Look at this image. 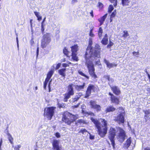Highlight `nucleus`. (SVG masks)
I'll return each instance as SVG.
<instances>
[{
  "instance_id": "3c124183",
  "label": "nucleus",
  "mask_w": 150,
  "mask_h": 150,
  "mask_svg": "<svg viewBox=\"0 0 150 150\" xmlns=\"http://www.w3.org/2000/svg\"><path fill=\"white\" fill-rule=\"evenodd\" d=\"M62 66L64 67H66L69 66L68 64L66 63L63 64H62Z\"/></svg>"
},
{
  "instance_id": "f3484780",
  "label": "nucleus",
  "mask_w": 150,
  "mask_h": 150,
  "mask_svg": "<svg viewBox=\"0 0 150 150\" xmlns=\"http://www.w3.org/2000/svg\"><path fill=\"white\" fill-rule=\"evenodd\" d=\"M78 50V47L77 45H75L71 47L72 54L77 53Z\"/></svg>"
},
{
  "instance_id": "473e14b6",
  "label": "nucleus",
  "mask_w": 150,
  "mask_h": 150,
  "mask_svg": "<svg viewBox=\"0 0 150 150\" xmlns=\"http://www.w3.org/2000/svg\"><path fill=\"white\" fill-rule=\"evenodd\" d=\"M63 53H64L67 56H68L69 52L68 51L67 49H66V48H65L63 49Z\"/></svg>"
},
{
  "instance_id": "5fc2aeb1",
  "label": "nucleus",
  "mask_w": 150,
  "mask_h": 150,
  "mask_svg": "<svg viewBox=\"0 0 150 150\" xmlns=\"http://www.w3.org/2000/svg\"><path fill=\"white\" fill-rule=\"evenodd\" d=\"M79 104H80V103H79L78 105H75L73 106H72V108H77V107H78L79 106Z\"/></svg>"
},
{
  "instance_id": "423d86ee",
  "label": "nucleus",
  "mask_w": 150,
  "mask_h": 150,
  "mask_svg": "<svg viewBox=\"0 0 150 150\" xmlns=\"http://www.w3.org/2000/svg\"><path fill=\"white\" fill-rule=\"evenodd\" d=\"M54 107H51L45 108L44 110V115L47 116L48 119L51 120L54 113Z\"/></svg>"
},
{
  "instance_id": "7ed1b4c3",
  "label": "nucleus",
  "mask_w": 150,
  "mask_h": 150,
  "mask_svg": "<svg viewBox=\"0 0 150 150\" xmlns=\"http://www.w3.org/2000/svg\"><path fill=\"white\" fill-rule=\"evenodd\" d=\"M91 120L97 129L99 134L101 137H105L107 133V121L103 119H99L98 120L93 117L91 118Z\"/></svg>"
},
{
  "instance_id": "c85d7f7f",
  "label": "nucleus",
  "mask_w": 150,
  "mask_h": 150,
  "mask_svg": "<svg viewBox=\"0 0 150 150\" xmlns=\"http://www.w3.org/2000/svg\"><path fill=\"white\" fill-rule=\"evenodd\" d=\"M101 42L104 45L107 44L108 43V38H104L101 41Z\"/></svg>"
},
{
  "instance_id": "e433bc0d",
  "label": "nucleus",
  "mask_w": 150,
  "mask_h": 150,
  "mask_svg": "<svg viewBox=\"0 0 150 150\" xmlns=\"http://www.w3.org/2000/svg\"><path fill=\"white\" fill-rule=\"evenodd\" d=\"M116 13L115 11H113L111 15L110 18L114 17L115 16Z\"/></svg>"
},
{
  "instance_id": "37998d69",
  "label": "nucleus",
  "mask_w": 150,
  "mask_h": 150,
  "mask_svg": "<svg viewBox=\"0 0 150 150\" xmlns=\"http://www.w3.org/2000/svg\"><path fill=\"white\" fill-rule=\"evenodd\" d=\"M34 14L37 17H38L39 16H40L39 14L40 13L38 12H37L36 11H35L34 12Z\"/></svg>"
},
{
  "instance_id": "6ab92c4d",
  "label": "nucleus",
  "mask_w": 150,
  "mask_h": 150,
  "mask_svg": "<svg viewBox=\"0 0 150 150\" xmlns=\"http://www.w3.org/2000/svg\"><path fill=\"white\" fill-rule=\"evenodd\" d=\"M115 110V108L112 106H110L107 107L105 111L106 112H113Z\"/></svg>"
},
{
  "instance_id": "680f3d73",
  "label": "nucleus",
  "mask_w": 150,
  "mask_h": 150,
  "mask_svg": "<svg viewBox=\"0 0 150 150\" xmlns=\"http://www.w3.org/2000/svg\"><path fill=\"white\" fill-rule=\"evenodd\" d=\"M52 79H51L50 80V82L48 84V87H49V88H50V83H51V82H52Z\"/></svg>"
},
{
  "instance_id": "e2e57ef3",
  "label": "nucleus",
  "mask_w": 150,
  "mask_h": 150,
  "mask_svg": "<svg viewBox=\"0 0 150 150\" xmlns=\"http://www.w3.org/2000/svg\"><path fill=\"white\" fill-rule=\"evenodd\" d=\"M90 13L91 15V16H92V17H93V11L92 10L90 12Z\"/></svg>"
},
{
  "instance_id": "c9c22d12",
  "label": "nucleus",
  "mask_w": 150,
  "mask_h": 150,
  "mask_svg": "<svg viewBox=\"0 0 150 150\" xmlns=\"http://www.w3.org/2000/svg\"><path fill=\"white\" fill-rule=\"evenodd\" d=\"M45 26V24L44 23H43V22H42L41 23V30L42 32H43L44 30V26Z\"/></svg>"
},
{
  "instance_id": "f704fd0d",
  "label": "nucleus",
  "mask_w": 150,
  "mask_h": 150,
  "mask_svg": "<svg viewBox=\"0 0 150 150\" xmlns=\"http://www.w3.org/2000/svg\"><path fill=\"white\" fill-rule=\"evenodd\" d=\"M114 9L113 6L112 5H110L109 8L108 12L109 13H111V12Z\"/></svg>"
},
{
  "instance_id": "6e6d98bb",
  "label": "nucleus",
  "mask_w": 150,
  "mask_h": 150,
  "mask_svg": "<svg viewBox=\"0 0 150 150\" xmlns=\"http://www.w3.org/2000/svg\"><path fill=\"white\" fill-rule=\"evenodd\" d=\"M39 47H38L37 48V52H36L37 57H38V54H39Z\"/></svg>"
},
{
  "instance_id": "6e6552de",
  "label": "nucleus",
  "mask_w": 150,
  "mask_h": 150,
  "mask_svg": "<svg viewBox=\"0 0 150 150\" xmlns=\"http://www.w3.org/2000/svg\"><path fill=\"white\" fill-rule=\"evenodd\" d=\"M74 85L73 84H71L68 86V93H65L64 95V102H67L68 99L70 97V96L74 95Z\"/></svg>"
},
{
  "instance_id": "4be33fe9",
  "label": "nucleus",
  "mask_w": 150,
  "mask_h": 150,
  "mask_svg": "<svg viewBox=\"0 0 150 150\" xmlns=\"http://www.w3.org/2000/svg\"><path fill=\"white\" fill-rule=\"evenodd\" d=\"M129 0H122V4L123 6H127L130 3Z\"/></svg>"
},
{
  "instance_id": "dca6fc26",
  "label": "nucleus",
  "mask_w": 150,
  "mask_h": 150,
  "mask_svg": "<svg viewBox=\"0 0 150 150\" xmlns=\"http://www.w3.org/2000/svg\"><path fill=\"white\" fill-rule=\"evenodd\" d=\"M110 100L112 103L116 104H119L120 102L119 99L114 95L110 97Z\"/></svg>"
},
{
  "instance_id": "49530a36",
  "label": "nucleus",
  "mask_w": 150,
  "mask_h": 150,
  "mask_svg": "<svg viewBox=\"0 0 150 150\" xmlns=\"http://www.w3.org/2000/svg\"><path fill=\"white\" fill-rule=\"evenodd\" d=\"M133 54L134 56H136L137 55H139V52H133Z\"/></svg>"
},
{
  "instance_id": "7c9ffc66",
  "label": "nucleus",
  "mask_w": 150,
  "mask_h": 150,
  "mask_svg": "<svg viewBox=\"0 0 150 150\" xmlns=\"http://www.w3.org/2000/svg\"><path fill=\"white\" fill-rule=\"evenodd\" d=\"M123 33H124V34L122 36L125 38H127L128 36L129 35V34L127 31H124Z\"/></svg>"
},
{
  "instance_id": "c03bdc74",
  "label": "nucleus",
  "mask_w": 150,
  "mask_h": 150,
  "mask_svg": "<svg viewBox=\"0 0 150 150\" xmlns=\"http://www.w3.org/2000/svg\"><path fill=\"white\" fill-rule=\"evenodd\" d=\"M61 65V63H58V64H57L56 68H55V69L56 70H57V69H59V68L60 67Z\"/></svg>"
},
{
  "instance_id": "f8f14e48",
  "label": "nucleus",
  "mask_w": 150,
  "mask_h": 150,
  "mask_svg": "<svg viewBox=\"0 0 150 150\" xmlns=\"http://www.w3.org/2000/svg\"><path fill=\"white\" fill-rule=\"evenodd\" d=\"M59 142L57 140H54L52 143L53 150H61V147L59 145Z\"/></svg>"
},
{
  "instance_id": "09e8293b",
  "label": "nucleus",
  "mask_w": 150,
  "mask_h": 150,
  "mask_svg": "<svg viewBox=\"0 0 150 150\" xmlns=\"http://www.w3.org/2000/svg\"><path fill=\"white\" fill-rule=\"evenodd\" d=\"M55 136L57 137V138H59L60 137V135L59 133L58 132H57L55 134Z\"/></svg>"
},
{
  "instance_id": "b1692460",
  "label": "nucleus",
  "mask_w": 150,
  "mask_h": 150,
  "mask_svg": "<svg viewBox=\"0 0 150 150\" xmlns=\"http://www.w3.org/2000/svg\"><path fill=\"white\" fill-rule=\"evenodd\" d=\"M131 140L130 138L128 139L126 141V143L125 144V146L127 148L130 146L131 144Z\"/></svg>"
},
{
  "instance_id": "1a4fd4ad",
  "label": "nucleus",
  "mask_w": 150,
  "mask_h": 150,
  "mask_svg": "<svg viewBox=\"0 0 150 150\" xmlns=\"http://www.w3.org/2000/svg\"><path fill=\"white\" fill-rule=\"evenodd\" d=\"M51 41V39L50 35L47 33L45 34L43 37V39L41 41V46L42 48H45Z\"/></svg>"
},
{
  "instance_id": "58836bf2",
  "label": "nucleus",
  "mask_w": 150,
  "mask_h": 150,
  "mask_svg": "<svg viewBox=\"0 0 150 150\" xmlns=\"http://www.w3.org/2000/svg\"><path fill=\"white\" fill-rule=\"evenodd\" d=\"M91 76L94 79H96H96L97 78V76L95 73L91 75Z\"/></svg>"
},
{
  "instance_id": "603ef678",
  "label": "nucleus",
  "mask_w": 150,
  "mask_h": 150,
  "mask_svg": "<svg viewBox=\"0 0 150 150\" xmlns=\"http://www.w3.org/2000/svg\"><path fill=\"white\" fill-rule=\"evenodd\" d=\"M98 6L100 8H102L103 6V4L100 2H99Z\"/></svg>"
},
{
  "instance_id": "864d4df0",
  "label": "nucleus",
  "mask_w": 150,
  "mask_h": 150,
  "mask_svg": "<svg viewBox=\"0 0 150 150\" xmlns=\"http://www.w3.org/2000/svg\"><path fill=\"white\" fill-rule=\"evenodd\" d=\"M30 43L31 44V45H33V44H34V41L33 40V38H32L31 40H30Z\"/></svg>"
},
{
  "instance_id": "bf43d9fd",
  "label": "nucleus",
  "mask_w": 150,
  "mask_h": 150,
  "mask_svg": "<svg viewBox=\"0 0 150 150\" xmlns=\"http://www.w3.org/2000/svg\"><path fill=\"white\" fill-rule=\"evenodd\" d=\"M21 145H18L16 146H15V147H16V148H17L18 149H20V148H21Z\"/></svg>"
},
{
  "instance_id": "79ce46f5",
  "label": "nucleus",
  "mask_w": 150,
  "mask_h": 150,
  "mask_svg": "<svg viewBox=\"0 0 150 150\" xmlns=\"http://www.w3.org/2000/svg\"><path fill=\"white\" fill-rule=\"evenodd\" d=\"M92 30V29L91 30L89 33V35L91 37H93L94 36V34L93 33Z\"/></svg>"
},
{
  "instance_id": "412c9836",
  "label": "nucleus",
  "mask_w": 150,
  "mask_h": 150,
  "mask_svg": "<svg viewBox=\"0 0 150 150\" xmlns=\"http://www.w3.org/2000/svg\"><path fill=\"white\" fill-rule=\"evenodd\" d=\"M107 15L108 14L107 13L105 14L102 17L100 18L99 20V21L101 25L103 23V22L104 21L105 19L107 16Z\"/></svg>"
},
{
  "instance_id": "20e7f679",
  "label": "nucleus",
  "mask_w": 150,
  "mask_h": 150,
  "mask_svg": "<svg viewBox=\"0 0 150 150\" xmlns=\"http://www.w3.org/2000/svg\"><path fill=\"white\" fill-rule=\"evenodd\" d=\"M76 117V115H74L69 112H67L64 113L62 120L67 125H69L75 121Z\"/></svg>"
},
{
  "instance_id": "ddd939ff",
  "label": "nucleus",
  "mask_w": 150,
  "mask_h": 150,
  "mask_svg": "<svg viewBox=\"0 0 150 150\" xmlns=\"http://www.w3.org/2000/svg\"><path fill=\"white\" fill-rule=\"evenodd\" d=\"M111 90L116 95H118L120 93V91L119 88L116 86H110Z\"/></svg>"
},
{
  "instance_id": "2f4dec72",
  "label": "nucleus",
  "mask_w": 150,
  "mask_h": 150,
  "mask_svg": "<svg viewBox=\"0 0 150 150\" xmlns=\"http://www.w3.org/2000/svg\"><path fill=\"white\" fill-rule=\"evenodd\" d=\"M110 1L112 3H113V5L114 6L116 7L117 4V0H110Z\"/></svg>"
},
{
  "instance_id": "cd10ccee",
  "label": "nucleus",
  "mask_w": 150,
  "mask_h": 150,
  "mask_svg": "<svg viewBox=\"0 0 150 150\" xmlns=\"http://www.w3.org/2000/svg\"><path fill=\"white\" fill-rule=\"evenodd\" d=\"M8 138L10 142L12 144L13 142V138L9 133L8 134Z\"/></svg>"
},
{
  "instance_id": "5701e85b",
  "label": "nucleus",
  "mask_w": 150,
  "mask_h": 150,
  "mask_svg": "<svg viewBox=\"0 0 150 150\" xmlns=\"http://www.w3.org/2000/svg\"><path fill=\"white\" fill-rule=\"evenodd\" d=\"M104 78L108 80L109 81L108 84H109V83H112L114 81V80L112 78L110 77L109 75H105L104 76Z\"/></svg>"
},
{
  "instance_id": "39448f33",
  "label": "nucleus",
  "mask_w": 150,
  "mask_h": 150,
  "mask_svg": "<svg viewBox=\"0 0 150 150\" xmlns=\"http://www.w3.org/2000/svg\"><path fill=\"white\" fill-rule=\"evenodd\" d=\"M97 58H93V59H92L91 58H86V65L87 66L90 75L95 73V69L94 67V65L92 62V60H93L95 59H96Z\"/></svg>"
},
{
  "instance_id": "8fccbe9b",
  "label": "nucleus",
  "mask_w": 150,
  "mask_h": 150,
  "mask_svg": "<svg viewBox=\"0 0 150 150\" xmlns=\"http://www.w3.org/2000/svg\"><path fill=\"white\" fill-rule=\"evenodd\" d=\"M96 64L98 65H99L100 64L99 59H98L97 61L96 62Z\"/></svg>"
},
{
  "instance_id": "774afa93",
  "label": "nucleus",
  "mask_w": 150,
  "mask_h": 150,
  "mask_svg": "<svg viewBox=\"0 0 150 150\" xmlns=\"http://www.w3.org/2000/svg\"><path fill=\"white\" fill-rule=\"evenodd\" d=\"M147 90L150 93V88H147Z\"/></svg>"
},
{
  "instance_id": "a211bd4d",
  "label": "nucleus",
  "mask_w": 150,
  "mask_h": 150,
  "mask_svg": "<svg viewBox=\"0 0 150 150\" xmlns=\"http://www.w3.org/2000/svg\"><path fill=\"white\" fill-rule=\"evenodd\" d=\"M85 85V83H83V84L82 85H76L75 86V88L78 91H80L81 90L83 89L84 88Z\"/></svg>"
},
{
  "instance_id": "4468645a",
  "label": "nucleus",
  "mask_w": 150,
  "mask_h": 150,
  "mask_svg": "<svg viewBox=\"0 0 150 150\" xmlns=\"http://www.w3.org/2000/svg\"><path fill=\"white\" fill-rule=\"evenodd\" d=\"M94 88V86L93 85L91 84L89 85L86 92V95L85 96V98H88L89 96L91 93V90H93Z\"/></svg>"
},
{
  "instance_id": "9d476101",
  "label": "nucleus",
  "mask_w": 150,
  "mask_h": 150,
  "mask_svg": "<svg viewBox=\"0 0 150 150\" xmlns=\"http://www.w3.org/2000/svg\"><path fill=\"white\" fill-rule=\"evenodd\" d=\"M54 73V70H51L47 74V77L44 82V88L45 90L46 89L47 85L53 74Z\"/></svg>"
},
{
  "instance_id": "a19ab883",
  "label": "nucleus",
  "mask_w": 150,
  "mask_h": 150,
  "mask_svg": "<svg viewBox=\"0 0 150 150\" xmlns=\"http://www.w3.org/2000/svg\"><path fill=\"white\" fill-rule=\"evenodd\" d=\"M79 99L76 96H75V97L73 98L72 99V101L73 102H75V101H77Z\"/></svg>"
},
{
  "instance_id": "4c0bfd02",
  "label": "nucleus",
  "mask_w": 150,
  "mask_h": 150,
  "mask_svg": "<svg viewBox=\"0 0 150 150\" xmlns=\"http://www.w3.org/2000/svg\"><path fill=\"white\" fill-rule=\"evenodd\" d=\"M77 122L76 123H84V121L82 120H79L77 121Z\"/></svg>"
},
{
  "instance_id": "c756f323",
  "label": "nucleus",
  "mask_w": 150,
  "mask_h": 150,
  "mask_svg": "<svg viewBox=\"0 0 150 150\" xmlns=\"http://www.w3.org/2000/svg\"><path fill=\"white\" fill-rule=\"evenodd\" d=\"M79 73L81 75L86 77L87 79H88L89 77L83 73L81 71L79 70L78 71Z\"/></svg>"
},
{
  "instance_id": "a18cd8bd",
  "label": "nucleus",
  "mask_w": 150,
  "mask_h": 150,
  "mask_svg": "<svg viewBox=\"0 0 150 150\" xmlns=\"http://www.w3.org/2000/svg\"><path fill=\"white\" fill-rule=\"evenodd\" d=\"M82 94L81 93H79L76 96V97L79 99L80 97L82 96Z\"/></svg>"
},
{
  "instance_id": "aec40b11",
  "label": "nucleus",
  "mask_w": 150,
  "mask_h": 150,
  "mask_svg": "<svg viewBox=\"0 0 150 150\" xmlns=\"http://www.w3.org/2000/svg\"><path fill=\"white\" fill-rule=\"evenodd\" d=\"M66 69L65 68L62 69L58 70V73L62 76L65 77V73L66 72Z\"/></svg>"
},
{
  "instance_id": "72a5a7b5",
  "label": "nucleus",
  "mask_w": 150,
  "mask_h": 150,
  "mask_svg": "<svg viewBox=\"0 0 150 150\" xmlns=\"http://www.w3.org/2000/svg\"><path fill=\"white\" fill-rule=\"evenodd\" d=\"M103 33V30L101 27L99 28V30L98 31V35L99 37H101L102 36Z\"/></svg>"
},
{
  "instance_id": "13d9d810",
  "label": "nucleus",
  "mask_w": 150,
  "mask_h": 150,
  "mask_svg": "<svg viewBox=\"0 0 150 150\" xmlns=\"http://www.w3.org/2000/svg\"><path fill=\"white\" fill-rule=\"evenodd\" d=\"M88 114L89 115H91V116H94V113H93V112H88Z\"/></svg>"
},
{
  "instance_id": "69168bd1",
  "label": "nucleus",
  "mask_w": 150,
  "mask_h": 150,
  "mask_svg": "<svg viewBox=\"0 0 150 150\" xmlns=\"http://www.w3.org/2000/svg\"><path fill=\"white\" fill-rule=\"evenodd\" d=\"M2 143V139H1L0 142V146L1 147V145Z\"/></svg>"
},
{
  "instance_id": "4d7b16f0",
  "label": "nucleus",
  "mask_w": 150,
  "mask_h": 150,
  "mask_svg": "<svg viewBox=\"0 0 150 150\" xmlns=\"http://www.w3.org/2000/svg\"><path fill=\"white\" fill-rule=\"evenodd\" d=\"M77 2V0H72L71 3L72 4H74Z\"/></svg>"
},
{
  "instance_id": "de8ad7c7",
  "label": "nucleus",
  "mask_w": 150,
  "mask_h": 150,
  "mask_svg": "<svg viewBox=\"0 0 150 150\" xmlns=\"http://www.w3.org/2000/svg\"><path fill=\"white\" fill-rule=\"evenodd\" d=\"M89 135H90V139H94V136L91 134L90 133H89Z\"/></svg>"
},
{
  "instance_id": "9b49d317",
  "label": "nucleus",
  "mask_w": 150,
  "mask_h": 150,
  "mask_svg": "<svg viewBox=\"0 0 150 150\" xmlns=\"http://www.w3.org/2000/svg\"><path fill=\"white\" fill-rule=\"evenodd\" d=\"M91 108L95 109L97 111H99L101 110V107L99 105L96 104V102L91 100L89 102Z\"/></svg>"
},
{
  "instance_id": "393cba45",
  "label": "nucleus",
  "mask_w": 150,
  "mask_h": 150,
  "mask_svg": "<svg viewBox=\"0 0 150 150\" xmlns=\"http://www.w3.org/2000/svg\"><path fill=\"white\" fill-rule=\"evenodd\" d=\"M77 53L72 54V58L74 61H77L78 60V58L76 56Z\"/></svg>"
},
{
  "instance_id": "f257e3e1",
  "label": "nucleus",
  "mask_w": 150,
  "mask_h": 150,
  "mask_svg": "<svg viewBox=\"0 0 150 150\" xmlns=\"http://www.w3.org/2000/svg\"><path fill=\"white\" fill-rule=\"evenodd\" d=\"M93 39L92 38H89V45L88 47L85 54V58H90L92 59L93 58H100V48L98 45H96L94 47H92L91 46L93 43Z\"/></svg>"
},
{
  "instance_id": "f03ea898",
  "label": "nucleus",
  "mask_w": 150,
  "mask_h": 150,
  "mask_svg": "<svg viewBox=\"0 0 150 150\" xmlns=\"http://www.w3.org/2000/svg\"><path fill=\"white\" fill-rule=\"evenodd\" d=\"M117 134V139L119 141L121 142H123L125 140V133L124 130L120 127L116 128V129L111 127L110 129L109 138L111 142V144L113 148H115V143L114 141L115 136Z\"/></svg>"
},
{
  "instance_id": "0e129e2a",
  "label": "nucleus",
  "mask_w": 150,
  "mask_h": 150,
  "mask_svg": "<svg viewBox=\"0 0 150 150\" xmlns=\"http://www.w3.org/2000/svg\"><path fill=\"white\" fill-rule=\"evenodd\" d=\"M144 150H150V147H147L145 148Z\"/></svg>"
},
{
  "instance_id": "052dcab7",
  "label": "nucleus",
  "mask_w": 150,
  "mask_h": 150,
  "mask_svg": "<svg viewBox=\"0 0 150 150\" xmlns=\"http://www.w3.org/2000/svg\"><path fill=\"white\" fill-rule=\"evenodd\" d=\"M38 18V21H40L42 19V17L40 16H39L38 17H37Z\"/></svg>"
},
{
  "instance_id": "0eeeda50",
  "label": "nucleus",
  "mask_w": 150,
  "mask_h": 150,
  "mask_svg": "<svg viewBox=\"0 0 150 150\" xmlns=\"http://www.w3.org/2000/svg\"><path fill=\"white\" fill-rule=\"evenodd\" d=\"M119 112L121 113L118 115L116 118L115 120L119 123H123L125 122V113L123 111H124L123 108L122 107H119L118 109Z\"/></svg>"
},
{
  "instance_id": "2eb2a0df",
  "label": "nucleus",
  "mask_w": 150,
  "mask_h": 150,
  "mask_svg": "<svg viewBox=\"0 0 150 150\" xmlns=\"http://www.w3.org/2000/svg\"><path fill=\"white\" fill-rule=\"evenodd\" d=\"M104 62L106 65L107 67L109 69H110L113 67H116L117 66V64L110 63L106 59H104Z\"/></svg>"
},
{
  "instance_id": "338daca9",
  "label": "nucleus",
  "mask_w": 150,
  "mask_h": 150,
  "mask_svg": "<svg viewBox=\"0 0 150 150\" xmlns=\"http://www.w3.org/2000/svg\"><path fill=\"white\" fill-rule=\"evenodd\" d=\"M32 20H30V23L31 26V28H32Z\"/></svg>"
},
{
  "instance_id": "ea45409f",
  "label": "nucleus",
  "mask_w": 150,
  "mask_h": 150,
  "mask_svg": "<svg viewBox=\"0 0 150 150\" xmlns=\"http://www.w3.org/2000/svg\"><path fill=\"white\" fill-rule=\"evenodd\" d=\"M113 44V43L112 42H111L110 41V42L109 44L107 45V47L108 48L110 47L111 46H112Z\"/></svg>"
},
{
  "instance_id": "bb28decb",
  "label": "nucleus",
  "mask_w": 150,
  "mask_h": 150,
  "mask_svg": "<svg viewBox=\"0 0 150 150\" xmlns=\"http://www.w3.org/2000/svg\"><path fill=\"white\" fill-rule=\"evenodd\" d=\"M79 133H82L83 134H86L88 133L86 129H82L79 132Z\"/></svg>"
},
{
  "instance_id": "a878e982",
  "label": "nucleus",
  "mask_w": 150,
  "mask_h": 150,
  "mask_svg": "<svg viewBox=\"0 0 150 150\" xmlns=\"http://www.w3.org/2000/svg\"><path fill=\"white\" fill-rule=\"evenodd\" d=\"M143 111L146 114L144 116V118L146 120V121H147V120L146 119V118L148 117L147 115L150 113V111L149 110H143Z\"/></svg>"
}]
</instances>
